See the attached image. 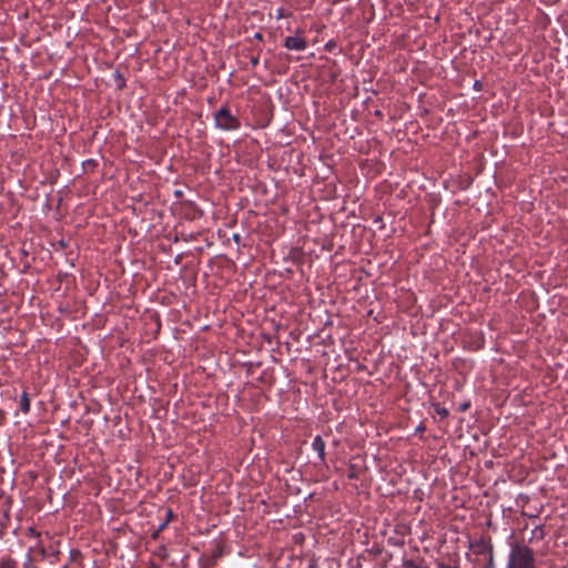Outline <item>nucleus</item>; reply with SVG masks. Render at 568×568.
Segmentation results:
<instances>
[{"label":"nucleus","mask_w":568,"mask_h":568,"mask_svg":"<svg viewBox=\"0 0 568 568\" xmlns=\"http://www.w3.org/2000/svg\"><path fill=\"white\" fill-rule=\"evenodd\" d=\"M312 448L317 453L321 462H325V442L321 436H315L312 443Z\"/></svg>","instance_id":"4"},{"label":"nucleus","mask_w":568,"mask_h":568,"mask_svg":"<svg viewBox=\"0 0 568 568\" xmlns=\"http://www.w3.org/2000/svg\"><path fill=\"white\" fill-rule=\"evenodd\" d=\"M11 567V564H8L4 566V568H10Z\"/></svg>","instance_id":"12"},{"label":"nucleus","mask_w":568,"mask_h":568,"mask_svg":"<svg viewBox=\"0 0 568 568\" xmlns=\"http://www.w3.org/2000/svg\"><path fill=\"white\" fill-rule=\"evenodd\" d=\"M507 568H534V557L531 550L524 545L513 547Z\"/></svg>","instance_id":"1"},{"label":"nucleus","mask_w":568,"mask_h":568,"mask_svg":"<svg viewBox=\"0 0 568 568\" xmlns=\"http://www.w3.org/2000/svg\"><path fill=\"white\" fill-rule=\"evenodd\" d=\"M437 568H458V567H456V566H445L444 564L439 562L437 565Z\"/></svg>","instance_id":"10"},{"label":"nucleus","mask_w":568,"mask_h":568,"mask_svg":"<svg viewBox=\"0 0 568 568\" xmlns=\"http://www.w3.org/2000/svg\"><path fill=\"white\" fill-rule=\"evenodd\" d=\"M20 408L23 413H28L30 410V399L27 393H23L20 397Z\"/></svg>","instance_id":"5"},{"label":"nucleus","mask_w":568,"mask_h":568,"mask_svg":"<svg viewBox=\"0 0 568 568\" xmlns=\"http://www.w3.org/2000/svg\"><path fill=\"white\" fill-rule=\"evenodd\" d=\"M404 568H428V567L419 565V564L415 562L414 560H406L404 562Z\"/></svg>","instance_id":"8"},{"label":"nucleus","mask_w":568,"mask_h":568,"mask_svg":"<svg viewBox=\"0 0 568 568\" xmlns=\"http://www.w3.org/2000/svg\"><path fill=\"white\" fill-rule=\"evenodd\" d=\"M544 538V529L538 526L532 529L530 539H542Z\"/></svg>","instance_id":"7"},{"label":"nucleus","mask_w":568,"mask_h":568,"mask_svg":"<svg viewBox=\"0 0 568 568\" xmlns=\"http://www.w3.org/2000/svg\"><path fill=\"white\" fill-rule=\"evenodd\" d=\"M214 121L216 128L224 131L237 130L240 128L239 119L231 113L229 106L220 108L214 114Z\"/></svg>","instance_id":"2"},{"label":"nucleus","mask_w":568,"mask_h":568,"mask_svg":"<svg viewBox=\"0 0 568 568\" xmlns=\"http://www.w3.org/2000/svg\"><path fill=\"white\" fill-rule=\"evenodd\" d=\"M436 412L443 417H446L448 415V412L445 408H437Z\"/></svg>","instance_id":"9"},{"label":"nucleus","mask_w":568,"mask_h":568,"mask_svg":"<svg viewBox=\"0 0 568 568\" xmlns=\"http://www.w3.org/2000/svg\"><path fill=\"white\" fill-rule=\"evenodd\" d=\"M480 547H481L480 552H481L483 555L488 556V558H489V567H488V568H494V567H493V550H491V546H488V545H486V544H483Z\"/></svg>","instance_id":"6"},{"label":"nucleus","mask_w":568,"mask_h":568,"mask_svg":"<svg viewBox=\"0 0 568 568\" xmlns=\"http://www.w3.org/2000/svg\"><path fill=\"white\" fill-rule=\"evenodd\" d=\"M251 62H252L253 65H256L258 63V59L257 58H253L251 60Z\"/></svg>","instance_id":"11"},{"label":"nucleus","mask_w":568,"mask_h":568,"mask_svg":"<svg viewBox=\"0 0 568 568\" xmlns=\"http://www.w3.org/2000/svg\"><path fill=\"white\" fill-rule=\"evenodd\" d=\"M285 48L288 50L303 51L306 49V40L300 36H291L285 39Z\"/></svg>","instance_id":"3"}]
</instances>
